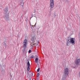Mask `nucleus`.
<instances>
[{
    "label": "nucleus",
    "mask_w": 80,
    "mask_h": 80,
    "mask_svg": "<svg viewBox=\"0 0 80 80\" xmlns=\"http://www.w3.org/2000/svg\"><path fill=\"white\" fill-rule=\"evenodd\" d=\"M36 40V38L35 36L32 37L31 41V45L32 47H33L35 45V41Z\"/></svg>",
    "instance_id": "1"
},
{
    "label": "nucleus",
    "mask_w": 80,
    "mask_h": 80,
    "mask_svg": "<svg viewBox=\"0 0 80 80\" xmlns=\"http://www.w3.org/2000/svg\"><path fill=\"white\" fill-rule=\"evenodd\" d=\"M54 0H50V7L51 8H53L54 7Z\"/></svg>",
    "instance_id": "2"
},
{
    "label": "nucleus",
    "mask_w": 80,
    "mask_h": 80,
    "mask_svg": "<svg viewBox=\"0 0 80 80\" xmlns=\"http://www.w3.org/2000/svg\"><path fill=\"white\" fill-rule=\"evenodd\" d=\"M23 46L24 47H25V48H26V47H27V45L28 43V41L26 39H25L23 41Z\"/></svg>",
    "instance_id": "3"
},
{
    "label": "nucleus",
    "mask_w": 80,
    "mask_h": 80,
    "mask_svg": "<svg viewBox=\"0 0 80 80\" xmlns=\"http://www.w3.org/2000/svg\"><path fill=\"white\" fill-rule=\"evenodd\" d=\"M68 68H65L64 69V74L65 76L68 75Z\"/></svg>",
    "instance_id": "4"
},
{
    "label": "nucleus",
    "mask_w": 80,
    "mask_h": 80,
    "mask_svg": "<svg viewBox=\"0 0 80 80\" xmlns=\"http://www.w3.org/2000/svg\"><path fill=\"white\" fill-rule=\"evenodd\" d=\"M70 43L72 44V45H74L75 44V39L74 38H71L70 39Z\"/></svg>",
    "instance_id": "5"
},
{
    "label": "nucleus",
    "mask_w": 80,
    "mask_h": 80,
    "mask_svg": "<svg viewBox=\"0 0 80 80\" xmlns=\"http://www.w3.org/2000/svg\"><path fill=\"white\" fill-rule=\"evenodd\" d=\"M75 64L77 65H80V59H77L75 60Z\"/></svg>",
    "instance_id": "6"
},
{
    "label": "nucleus",
    "mask_w": 80,
    "mask_h": 80,
    "mask_svg": "<svg viewBox=\"0 0 80 80\" xmlns=\"http://www.w3.org/2000/svg\"><path fill=\"white\" fill-rule=\"evenodd\" d=\"M9 16V15H8V14H5V17H4V19L6 21H7V20H9V18L8 17Z\"/></svg>",
    "instance_id": "7"
},
{
    "label": "nucleus",
    "mask_w": 80,
    "mask_h": 80,
    "mask_svg": "<svg viewBox=\"0 0 80 80\" xmlns=\"http://www.w3.org/2000/svg\"><path fill=\"white\" fill-rule=\"evenodd\" d=\"M28 71H29V70H30V62H29V61H28Z\"/></svg>",
    "instance_id": "8"
},
{
    "label": "nucleus",
    "mask_w": 80,
    "mask_h": 80,
    "mask_svg": "<svg viewBox=\"0 0 80 80\" xmlns=\"http://www.w3.org/2000/svg\"><path fill=\"white\" fill-rule=\"evenodd\" d=\"M70 43H70V39L68 40L67 41V44L68 46H69V45H70Z\"/></svg>",
    "instance_id": "9"
},
{
    "label": "nucleus",
    "mask_w": 80,
    "mask_h": 80,
    "mask_svg": "<svg viewBox=\"0 0 80 80\" xmlns=\"http://www.w3.org/2000/svg\"><path fill=\"white\" fill-rule=\"evenodd\" d=\"M7 12H8V8H6L4 9V12L5 14H7Z\"/></svg>",
    "instance_id": "10"
},
{
    "label": "nucleus",
    "mask_w": 80,
    "mask_h": 80,
    "mask_svg": "<svg viewBox=\"0 0 80 80\" xmlns=\"http://www.w3.org/2000/svg\"><path fill=\"white\" fill-rule=\"evenodd\" d=\"M23 2V0H21V5L22 6V7H23L24 4V2Z\"/></svg>",
    "instance_id": "11"
},
{
    "label": "nucleus",
    "mask_w": 80,
    "mask_h": 80,
    "mask_svg": "<svg viewBox=\"0 0 80 80\" xmlns=\"http://www.w3.org/2000/svg\"><path fill=\"white\" fill-rule=\"evenodd\" d=\"M38 58H36L35 59V62L36 63H38Z\"/></svg>",
    "instance_id": "12"
},
{
    "label": "nucleus",
    "mask_w": 80,
    "mask_h": 80,
    "mask_svg": "<svg viewBox=\"0 0 80 80\" xmlns=\"http://www.w3.org/2000/svg\"><path fill=\"white\" fill-rule=\"evenodd\" d=\"M39 71H40V68H39L37 70V72H39Z\"/></svg>",
    "instance_id": "13"
},
{
    "label": "nucleus",
    "mask_w": 80,
    "mask_h": 80,
    "mask_svg": "<svg viewBox=\"0 0 80 80\" xmlns=\"http://www.w3.org/2000/svg\"><path fill=\"white\" fill-rule=\"evenodd\" d=\"M39 73H38V74H37V77H39Z\"/></svg>",
    "instance_id": "14"
},
{
    "label": "nucleus",
    "mask_w": 80,
    "mask_h": 80,
    "mask_svg": "<svg viewBox=\"0 0 80 80\" xmlns=\"http://www.w3.org/2000/svg\"><path fill=\"white\" fill-rule=\"evenodd\" d=\"M34 57L33 56H32L31 57V58H33Z\"/></svg>",
    "instance_id": "15"
},
{
    "label": "nucleus",
    "mask_w": 80,
    "mask_h": 80,
    "mask_svg": "<svg viewBox=\"0 0 80 80\" xmlns=\"http://www.w3.org/2000/svg\"><path fill=\"white\" fill-rule=\"evenodd\" d=\"M28 52L29 53H31V50H29V51H28Z\"/></svg>",
    "instance_id": "16"
},
{
    "label": "nucleus",
    "mask_w": 80,
    "mask_h": 80,
    "mask_svg": "<svg viewBox=\"0 0 80 80\" xmlns=\"http://www.w3.org/2000/svg\"><path fill=\"white\" fill-rule=\"evenodd\" d=\"M24 50H22V51H23V52H24Z\"/></svg>",
    "instance_id": "17"
},
{
    "label": "nucleus",
    "mask_w": 80,
    "mask_h": 80,
    "mask_svg": "<svg viewBox=\"0 0 80 80\" xmlns=\"http://www.w3.org/2000/svg\"><path fill=\"white\" fill-rule=\"evenodd\" d=\"M33 26H32V27H33Z\"/></svg>",
    "instance_id": "18"
}]
</instances>
